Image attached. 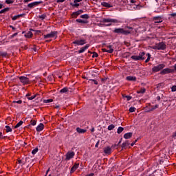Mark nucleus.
I'll list each match as a JSON object with an SVG mask.
<instances>
[{"label":"nucleus","mask_w":176,"mask_h":176,"mask_svg":"<svg viewBox=\"0 0 176 176\" xmlns=\"http://www.w3.org/2000/svg\"><path fill=\"white\" fill-rule=\"evenodd\" d=\"M73 45H77V46H83L86 45L87 42L85 39H78L72 42Z\"/></svg>","instance_id":"obj_4"},{"label":"nucleus","mask_w":176,"mask_h":176,"mask_svg":"<svg viewBox=\"0 0 176 176\" xmlns=\"http://www.w3.org/2000/svg\"><path fill=\"white\" fill-rule=\"evenodd\" d=\"M5 138H8V136H3V135L2 134V132H0V139L5 140Z\"/></svg>","instance_id":"obj_46"},{"label":"nucleus","mask_w":176,"mask_h":176,"mask_svg":"<svg viewBox=\"0 0 176 176\" xmlns=\"http://www.w3.org/2000/svg\"><path fill=\"white\" fill-rule=\"evenodd\" d=\"M158 107L159 105L155 104L154 107L149 108L148 110L146 111V112H152V111H155V109H156V108H157Z\"/></svg>","instance_id":"obj_26"},{"label":"nucleus","mask_w":176,"mask_h":176,"mask_svg":"<svg viewBox=\"0 0 176 176\" xmlns=\"http://www.w3.org/2000/svg\"><path fill=\"white\" fill-rule=\"evenodd\" d=\"M90 46V45L87 44L85 47H82L80 48V50H78V53H83L84 52H85L87 50V49H89V47Z\"/></svg>","instance_id":"obj_16"},{"label":"nucleus","mask_w":176,"mask_h":176,"mask_svg":"<svg viewBox=\"0 0 176 176\" xmlns=\"http://www.w3.org/2000/svg\"><path fill=\"white\" fill-rule=\"evenodd\" d=\"M19 80L23 85H28V83H30V78L25 76H20Z\"/></svg>","instance_id":"obj_6"},{"label":"nucleus","mask_w":176,"mask_h":176,"mask_svg":"<svg viewBox=\"0 0 176 176\" xmlns=\"http://www.w3.org/2000/svg\"><path fill=\"white\" fill-rule=\"evenodd\" d=\"M19 33L16 32L14 33V34H12L11 36H10V38L12 39V38H14V36H17Z\"/></svg>","instance_id":"obj_56"},{"label":"nucleus","mask_w":176,"mask_h":176,"mask_svg":"<svg viewBox=\"0 0 176 176\" xmlns=\"http://www.w3.org/2000/svg\"><path fill=\"white\" fill-rule=\"evenodd\" d=\"M57 34H58L57 31H53V32H51L50 34L44 35V38H45V39L54 38V36H56V38H57Z\"/></svg>","instance_id":"obj_5"},{"label":"nucleus","mask_w":176,"mask_h":176,"mask_svg":"<svg viewBox=\"0 0 176 176\" xmlns=\"http://www.w3.org/2000/svg\"><path fill=\"white\" fill-rule=\"evenodd\" d=\"M115 129V125L113 124H110L109 126H108V130L109 131H111V130H113Z\"/></svg>","instance_id":"obj_43"},{"label":"nucleus","mask_w":176,"mask_h":176,"mask_svg":"<svg viewBox=\"0 0 176 176\" xmlns=\"http://www.w3.org/2000/svg\"><path fill=\"white\" fill-rule=\"evenodd\" d=\"M158 46V50H166L167 45H166V43L164 42H160L159 43H157Z\"/></svg>","instance_id":"obj_8"},{"label":"nucleus","mask_w":176,"mask_h":176,"mask_svg":"<svg viewBox=\"0 0 176 176\" xmlns=\"http://www.w3.org/2000/svg\"><path fill=\"white\" fill-rule=\"evenodd\" d=\"M36 96H38V94H36L35 95L30 96V97H28V100H34V98H36Z\"/></svg>","instance_id":"obj_44"},{"label":"nucleus","mask_w":176,"mask_h":176,"mask_svg":"<svg viewBox=\"0 0 176 176\" xmlns=\"http://www.w3.org/2000/svg\"><path fill=\"white\" fill-rule=\"evenodd\" d=\"M89 80H91L92 82H94V85H98V82H97V80H96L89 79Z\"/></svg>","instance_id":"obj_55"},{"label":"nucleus","mask_w":176,"mask_h":176,"mask_svg":"<svg viewBox=\"0 0 176 176\" xmlns=\"http://www.w3.org/2000/svg\"><path fill=\"white\" fill-rule=\"evenodd\" d=\"M113 32L118 34V35H130L131 34V31L126 30L124 28H116Z\"/></svg>","instance_id":"obj_1"},{"label":"nucleus","mask_w":176,"mask_h":176,"mask_svg":"<svg viewBox=\"0 0 176 176\" xmlns=\"http://www.w3.org/2000/svg\"><path fill=\"white\" fill-rule=\"evenodd\" d=\"M6 133H12V128H10V126L6 125Z\"/></svg>","instance_id":"obj_34"},{"label":"nucleus","mask_w":176,"mask_h":176,"mask_svg":"<svg viewBox=\"0 0 176 176\" xmlns=\"http://www.w3.org/2000/svg\"><path fill=\"white\" fill-rule=\"evenodd\" d=\"M164 86V82H160L157 85V89H160V87H163Z\"/></svg>","instance_id":"obj_42"},{"label":"nucleus","mask_w":176,"mask_h":176,"mask_svg":"<svg viewBox=\"0 0 176 176\" xmlns=\"http://www.w3.org/2000/svg\"><path fill=\"white\" fill-rule=\"evenodd\" d=\"M82 13H83V10H79L77 12H73L72 16L74 17V19H76V17H78V16L80 14H82Z\"/></svg>","instance_id":"obj_11"},{"label":"nucleus","mask_w":176,"mask_h":176,"mask_svg":"<svg viewBox=\"0 0 176 176\" xmlns=\"http://www.w3.org/2000/svg\"><path fill=\"white\" fill-rule=\"evenodd\" d=\"M23 16H25V14H18V15H15L12 17V20L15 21L17 20L20 17H23Z\"/></svg>","instance_id":"obj_23"},{"label":"nucleus","mask_w":176,"mask_h":176,"mask_svg":"<svg viewBox=\"0 0 176 176\" xmlns=\"http://www.w3.org/2000/svg\"><path fill=\"white\" fill-rule=\"evenodd\" d=\"M80 19H85L87 20L88 19H90V16H89L87 14H85L80 16Z\"/></svg>","instance_id":"obj_30"},{"label":"nucleus","mask_w":176,"mask_h":176,"mask_svg":"<svg viewBox=\"0 0 176 176\" xmlns=\"http://www.w3.org/2000/svg\"><path fill=\"white\" fill-rule=\"evenodd\" d=\"M28 160H30V157H26L25 160L23 159L22 164H25Z\"/></svg>","instance_id":"obj_49"},{"label":"nucleus","mask_w":176,"mask_h":176,"mask_svg":"<svg viewBox=\"0 0 176 176\" xmlns=\"http://www.w3.org/2000/svg\"><path fill=\"white\" fill-rule=\"evenodd\" d=\"M10 10V8H6L0 11V14H2V13H6V12H9Z\"/></svg>","instance_id":"obj_27"},{"label":"nucleus","mask_w":176,"mask_h":176,"mask_svg":"<svg viewBox=\"0 0 176 176\" xmlns=\"http://www.w3.org/2000/svg\"><path fill=\"white\" fill-rule=\"evenodd\" d=\"M70 5L73 6V8H78V6H80L79 3H75L74 1V3H71Z\"/></svg>","instance_id":"obj_37"},{"label":"nucleus","mask_w":176,"mask_h":176,"mask_svg":"<svg viewBox=\"0 0 176 176\" xmlns=\"http://www.w3.org/2000/svg\"><path fill=\"white\" fill-rule=\"evenodd\" d=\"M42 1H35L33 3H30L28 5V7L30 8V9H32L34 6H38V5H41L42 3Z\"/></svg>","instance_id":"obj_10"},{"label":"nucleus","mask_w":176,"mask_h":176,"mask_svg":"<svg viewBox=\"0 0 176 176\" xmlns=\"http://www.w3.org/2000/svg\"><path fill=\"white\" fill-rule=\"evenodd\" d=\"M100 23H114L116 24H118L120 23V21L118 19H103L102 20L100 21Z\"/></svg>","instance_id":"obj_2"},{"label":"nucleus","mask_w":176,"mask_h":176,"mask_svg":"<svg viewBox=\"0 0 176 176\" xmlns=\"http://www.w3.org/2000/svg\"><path fill=\"white\" fill-rule=\"evenodd\" d=\"M153 20L155 21V23H163V20L162 19V16H154Z\"/></svg>","instance_id":"obj_12"},{"label":"nucleus","mask_w":176,"mask_h":176,"mask_svg":"<svg viewBox=\"0 0 176 176\" xmlns=\"http://www.w3.org/2000/svg\"><path fill=\"white\" fill-rule=\"evenodd\" d=\"M164 67H166V65L164 64H160L157 66H154L152 68V72H159V71H162Z\"/></svg>","instance_id":"obj_3"},{"label":"nucleus","mask_w":176,"mask_h":176,"mask_svg":"<svg viewBox=\"0 0 176 176\" xmlns=\"http://www.w3.org/2000/svg\"><path fill=\"white\" fill-rule=\"evenodd\" d=\"M172 91H176V85H173L171 88Z\"/></svg>","instance_id":"obj_57"},{"label":"nucleus","mask_w":176,"mask_h":176,"mask_svg":"<svg viewBox=\"0 0 176 176\" xmlns=\"http://www.w3.org/2000/svg\"><path fill=\"white\" fill-rule=\"evenodd\" d=\"M13 103L14 104H22L23 103V101L21 100H17V101H13Z\"/></svg>","instance_id":"obj_51"},{"label":"nucleus","mask_w":176,"mask_h":176,"mask_svg":"<svg viewBox=\"0 0 176 176\" xmlns=\"http://www.w3.org/2000/svg\"><path fill=\"white\" fill-rule=\"evenodd\" d=\"M123 140V138H120L118 144H114L113 146H112L113 148H117V146H120V144H122V140Z\"/></svg>","instance_id":"obj_33"},{"label":"nucleus","mask_w":176,"mask_h":176,"mask_svg":"<svg viewBox=\"0 0 176 176\" xmlns=\"http://www.w3.org/2000/svg\"><path fill=\"white\" fill-rule=\"evenodd\" d=\"M0 56H2L3 57H6V56H8V53L0 52Z\"/></svg>","instance_id":"obj_50"},{"label":"nucleus","mask_w":176,"mask_h":176,"mask_svg":"<svg viewBox=\"0 0 176 176\" xmlns=\"http://www.w3.org/2000/svg\"><path fill=\"white\" fill-rule=\"evenodd\" d=\"M74 156H75V153L74 151L68 152L66 154L65 160H71V159H72V157H74Z\"/></svg>","instance_id":"obj_9"},{"label":"nucleus","mask_w":176,"mask_h":176,"mask_svg":"<svg viewBox=\"0 0 176 176\" xmlns=\"http://www.w3.org/2000/svg\"><path fill=\"white\" fill-rule=\"evenodd\" d=\"M43 129H45V125L43 124V123H40L36 128V131L39 132V131H42Z\"/></svg>","instance_id":"obj_13"},{"label":"nucleus","mask_w":176,"mask_h":176,"mask_svg":"<svg viewBox=\"0 0 176 176\" xmlns=\"http://www.w3.org/2000/svg\"><path fill=\"white\" fill-rule=\"evenodd\" d=\"M23 160H24V159L19 160H18V163H19V164H21V163H23Z\"/></svg>","instance_id":"obj_60"},{"label":"nucleus","mask_w":176,"mask_h":176,"mask_svg":"<svg viewBox=\"0 0 176 176\" xmlns=\"http://www.w3.org/2000/svg\"><path fill=\"white\" fill-rule=\"evenodd\" d=\"M135 109H136L135 107H131L129 108V112L131 113L135 112Z\"/></svg>","instance_id":"obj_47"},{"label":"nucleus","mask_w":176,"mask_h":176,"mask_svg":"<svg viewBox=\"0 0 176 176\" xmlns=\"http://www.w3.org/2000/svg\"><path fill=\"white\" fill-rule=\"evenodd\" d=\"M92 58H94L95 57H98V54H97V52H92Z\"/></svg>","instance_id":"obj_48"},{"label":"nucleus","mask_w":176,"mask_h":176,"mask_svg":"<svg viewBox=\"0 0 176 176\" xmlns=\"http://www.w3.org/2000/svg\"><path fill=\"white\" fill-rule=\"evenodd\" d=\"M102 50L104 53H113V49L107 50L105 48H103Z\"/></svg>","instance_id":"obj_24"},{"label":"nucleus","mask_w":176,"mask_h":176,"mask_svg":"<svg viewBox=\"0 0 176 176\" xmlns=\"http://www.w3.org/2000/svg\"><path fill=\"white\" fill-rule=\"evenodd\" d=\"M76 131L77 133H78L79 134H85V133H86L87 131V130L86 129H82L79 127L76 128Z\"/></svg>","instance_id":"obj_19"},{"label":"nucleus","mask_w":176,"mask_h":176,"mask_svg":"<svg viewBox=\"0 0 176 176\" xmlns=\"http://www.w3.org/2000/svg\"><path fill=\"white\" fill-rule=\"evenodd\" d=\"M13 1L12 0H6V3H7L8 5H10V3H13Z\"/></svg>","instance_id":"obj_52"},{"label":"nucleus","mask_w":176,"mask_h":176,"mask_svg":"<svg viewBox=\"0 0 176 176\" xmlns=\"http://www.w3.org/2000/svg\"><path fill=\"white\" fill-rule=\"evenodd\" d=\"M145 52H140L139 54V57L141 58L142 60H145Z\"/></svg>","instance_id":"obj_35"},{"label":"nucleus","mask_w":176,"mask_h":176,"mask_svg":"<svg viewBox=\"0 0 176 176\" xmlns=\"http://www.w3.org/2000/svg\"><path fill=\"white\" fill-rule=\"evenodd\" d=\"M101 5L104 6V8H112V6L107 2H102Z\"/></svg>","instance_id":"obj_25"},{"label":"nucleus","mask_w":176,"mask_h":176,"mask_svg":"<svg viewBox=\"0 0 176 176\" xmlns=\"http://www.w3.org/2000/svg\"><path fill=\"white\" fill-rule=\"evenodd\" d=\"M130 145V143H129V140H126L125 142L122 143L121 147L122 149H126V146H129Z\"/></svg>","instance_id":"obj_21"},{"label":"nucleus","mask_w":176,"mask_h":176,"mask_svg":"<svg viewBox=\"0 0 176 176\" xmlns=\"http://www.w3.org/2000/svg\"><path fill=\"white\" fill-rule=\"evenodd\" d=\"M145 91H146V89L145 88H142L140 89V91H138L137 93L138 94H144V93H145Z\"/></svg>","instance_id":"obj_36"},{"label":"nucleus","mask_w":176,"mask_h":176,"mask_svg":"<svg viewBox=\"0 0 176 176\" xmlns=\"http://www.w3.org/2000/svg\"><path fill=\"white\" fill-rule=\"evenodd\" d=\"M111 152H112V148H111V147L107 146L104 148V153L106 155H111Z\"/></svg>","instance_id":"obj_15"},{"label":"nucleus","mask_w":176,"mask_h":176,"mask_svg":"<svg viewBox=\"0 0 176 176\" xmlns=\"http://www.w3.org/2000/svg\"><path fill=\"white\" fill-rule=\"evenodd\" d=\"M171 17H175L176 13H172L170 14Z\"/></svg>","instance_id":"obj_62"},{"label":"nucleus","mask_w":176,"mask_h":176,"mask_svg":"<svg viewBox=\"0 0 176 176\" xmlns=\"http://www.w3.org/2000/svg\"><path fill=\"white\" fill-rule=\"evenodd\" d=\"M38 19H41V20H45V19H46V14H43L42 15H39Z\"/></svg>","instance_id":"obj_40"},{"label":"nucleus","mask_w":176,"mask_h":176,"mask_svg":"<svg viewBox=\"0 0 176 176\" xmlns=\"http://www.w3.org/2000/svg\"><path fill=\"white\" fill-rule=\"evenodd\" d=\"M123 130H124V128H123L122 126H119L117 130L118 134H120L121 133H122Z\"/></svg>","instance_id":"obj_32"},{"label":"nucleus","mask_w":176,"mask_h":176,"mask_svg":"<svg viewBox=\"0 0 176 176\" xmlns=\"http://www.w3.org/2000/svg\"><path fill=\"white\" fill-rule=\"evenodd\" d=\"M174 72V70L170 69V68H166L164 69L160 72V75H166V74H171Z\"/></svg>","instance_id":"obj_7"},{"label":"nucleus","mask_w":176,"mask_h":176,"mask_svg":"<svg viewBox=\"0 0 176 176\" xmlns=\"http://www.w3.org/2000/svg\"><path fill=\"white\" fill-rule=\"evenodd\" d=\"M76 23H81L82 24H87V23H89V21L82 20L80 19H76Z\"/></svg>","instance_id":"obj_22"},{"label":"nucleus","mask_w":176,"mask_h":176,"mask_svg":"<svg viewBox=\"0 0 176 176\" xmlns=\"http://www.w3.org/2000/svg\"><path fill=\"white\" fill-rule=\"evenodd\" d=\"M35 124H36V120H31L30 124H29L28 126L30 127L31 126H35Z\"/></svg>","instance_id":"obj_31"},{"label":"nucleus","mask_w":176,"mask_h":176,"mask_svg":"<svg viewBox=\"0 0 176 176\" xmlns=\"http://www.w3.org/2000/svg\"><path fill=\"white\" fill-rule=\"evenodd\" d=\"M153 49H154V50H159V47H158V45H157V43L155 44V45H154V46L153 47Z\"/></svg>","instance_id":"obj_53"},{"label":"nucleus","mask_w":176,"mask_h":176,"mask_svg":"<svg viewBox=\"0 0 176 176\" xmlns=\"http://www.w3.org/2000/svg\"><path fill=\"white\" fill-rule=\"evenodd\" d=\"M2 8H5V6H3V4L0 3V9H2Z\"/></svg>","instance_id":"obj_63"},{"label":"nucleus","mask_w":176,"mask_h":176,"mask_svg":"<svg viewBox=\"0 0 176 176\" xmlns=\"http://www.w3.org/2000/svg\"><path fill=\"white\" fill-rule=\"evenodd\" d=\"M38 151H39V149L38 148V147H36V148H34L32 151V155H35Z\"/></svg>","instance_id":"obj_45"},{"label":"nucleus","mask_w":176,"mask_h":176,"mask_svg":"<svg viewBox=\"0 0 176 176\" xmlns=\"http://www.w3.org/2000/svg\"><path fill=\"white\" fill-rule=\"evenodd\" d=\"M131 58H132V60H134L135 61H142V59L140 57V55L139 56L133 55L131 57Z\"/></svg>","instance_id":"obj_18"},{"label":"nucleus","mask_w":176,"mask_h":176,"mask_svg":"<svg viewBox=\"0 0 176 176\" xmlns=\"http://www.w3.org/2000/svg\"><path fill=\"white\" fill-rule=\"evenodd\" d=\"M99 25H102L103 27H111V25H112V23H108V24L100 23Z\"/></svg>","instance_id":"obj_41"},{"label":"nucleus","mask_w":176,"mask_h":176,"mask_svg":"<svg viewBox=\"0 0 176 176\" xmlns=\"http://www.w3.org/2000/svg\"><path fill=\"white\" fill-rule=\"evenodd\" d=\"M125 98H126L127 101H130V100H131L132 97L130 96H125Z\"/></svg>","instance_id":"obj_54"},{"label":"nucleus","mask_w":176,"mask_h":176,"mask_svg":"<svg viewBox=\"0 0 176 176\" xmlns=\"http://www.w3.org/2000/svg\"><path fill=\"white\" fill-rule=\"evenodd\" d=\"M43 102L45 104H49V102H53V99L43 100Z\"/></svg>","instance_id":"obj_39"},{"label":"nucleus","mask_w":176,"mask_h":176,"mask_svg":"<svg viewBox=\"0 0 176 176\" xmlns=\"http://www.w3.org/2000/svg\"><path fill=\"white\" fill-rule=\"evenodd\" d=\"M23 123V121H20L19 123L16 124V126H14V129H19V127H20V126H21Z\"/></svg>","instance_id":"obj_38"},{"label":"nucleus","mask_w":176,"mask_h":176,"mask_svg":"<svg viewBox=\"0 0 176 176\" xmlns=\"http://www.w3.org/2000/svg\"><path fill=\"white\" fill-rule=\"evenodd\" d=\"M68 91V87H64L63 89H62L60 91V93L61 94H64V93H67Z\"/></svg>","instance_id":"obj_29"},{"label":"nucleus","mask_w":176,"mask_h":176,"mask_svg":"<svg viewBox=\"0 0 176 176\" xmlns=\"http://www.w3.org/2000/svg\"><path fill=\"white\" fill-rule=\"evenodd\" d=\"M78 167H79V164H75L70 170L71 174L75 173V171H76V170L78 169Z\"/></svg>","instance_id":"obj_14"},{"label":"nucleus","mask_w":176,"mask_h":176,"mask_svg":"<svg viewBox=\"0 0 176 176\" xmlns=\"http://www.w3.org/2000/svg\"><path fill=\"white\" fill-rule=\"evenodd\" d=\"M74 3H78V2H82V0H74Z\"/></svg>","instance_id":"obj_59"},{"label":"nucleus","mask_w":176,"mask_h":176,"mask_svg":"<svg viewBox=\"0 0 176 176\" xmlns=\"http://www.w3.org/2000/svg\"><path fill=\"white\" fill-rule=\"evenodd\" d=\"M126 80H129L131 82H135V80H137V77L129 76L126 77Z\"/></svg>","instance_id":"obj_20"},{"label":"nucleus","mask_w":176,"mask_h":176,"mask_svg":"<svg viewBox=\"0 0 176 176\" xmlns=\"http://www.w3.org/2000/svg\"><path fill=\"white\" fill-rule=\"evenodd\" d=\"M173 67H174L173 70L176 72V64L173 66Z\"/></svg>","instance_id":"obj_64"},{"label":"nucleus","mask_w":176,"mask_h":176,"mask_svg":"<svg viewBox=\"0 0 176 176\" xmlns=\"http://www.w3.org/2000/svg\"><path fill=\"white\" fill-rule=\"evenodd\" d=\"M131 137H133V133L131 132L126 133L124 135V138H125V140H129L131 138Z\"/></svg>","instance_id":"obj_17"},{"label":"nucleus","mask_w":176,"mask_h":176,"mask_svg":"<svg viewBox=\"0 0 176 176\" xmlns=\"http://www.w3.org/2000/svg\"><path fill=\"white\" fill-rule=\"evenodd\" d=\"M100 144V140H98L96 143V144L95 145L96 148H98V144Z\"/></svg>","instance_id":"obj_61"},{"label":"nucleus","mask_w":176,"mask_h":176,"mask_svg":"<svg viewBox=\"0 0 176 176\" xmlns=\"http://www.w3.org/2000/svg\"><path fill=\"white\" fill-rule=\"evenodd\" d=\"M138 141V139H136L133 143L131 144V146H134V144H135V142H137Z\"/></svg>","instance_id":"obj_58"},{"label":"nucleus","mask_w":176,"mask_h":176,"mask_svg":"<svg viewBox=\"0 0 176 176\" xmlns=\"http://www.w3.org/2000/svg\"><path fill=\"white\" fill-rule=\"evenodd\" d=\"M25 38H32V32L29 31L26 34H25Z\"/></svg>","instance_id":"obj_28"}]
</instances>
